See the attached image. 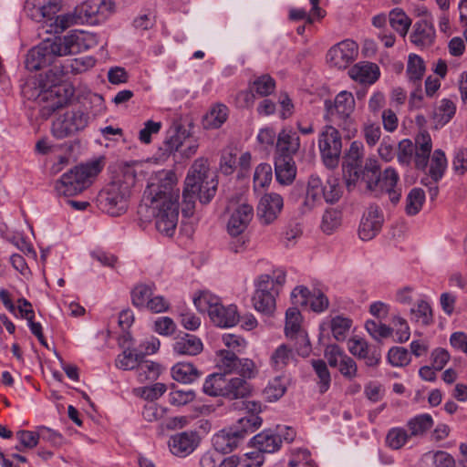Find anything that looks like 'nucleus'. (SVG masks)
I'll return each mask as SVG.
<instances>
[{
	"label": "nucleus",
	"mask_w": 467,
	"mask_h": 467,
	"mask_svg": "<svg viewBox=\"0 0 467 467\" xmlns=\"http://www.w3.org/2000/svg\"><path fill=\"white\" fill-rule=\"evenodd\" d=\"M180 188L176 173L161 170L150 178L144 192V203L139 207V214L145 221L154 220L159 233L165 236L175 234L179 221Z\"/></svg>",
	"instance_id": "1"
},
{
	"label": "nucleus",
	"mask_w": 467,
	"mask_h": 467,
	"mask_svg": "<svg viewBox=\"0 0 467 467\" xmlns=\"http://www.w3.org/2000/svg\"><path fill=\"white\" fill-rule=\"evenodd\" d=\"M348 75L357 82L371 85L379 79L380 70L375 63L359 62L349 69Z\"/></svg>",
	"instance_id": "25"
},
{
	"label": "nucleus",
	"mask_w": 467,
	"mask_h": 467,
	"mask_svg": "<svg viewBox=\"0 0 467 467\" xmlns=\"http://www.w3.org/2000/svg\"><path fill=\"white\" fill-rule=\"evenodd\" d=\"M343 193L340 180L329 176L324 183L317 175H311L307 181L306 195L301 206L302 213H309L319 207L323 200L327 203H336Z\"/></svg>",
	"instance_id": "4"
},
{
	"label": "nucleus",
	"mask_w": 467,
	"mask_h": 467,
	"mask_svg": "<svg viewBox=\"0 0 467 467\" xmlns=\"http://www.w3.org/2000/svg\"><path fill=\"white\" fill-rule=\"evenodd\" d=\"M246 431L232 428L223 429L213 436V446L217 452L230 453L241 444Z\"/></svg>",
	"instance_id": "19"
},
{
	"label": "nucleus",
	"mask_w": 467,
	"mask_h": 467,
	"mask_svg": "<svg viewBox=\"0 0 467 467\" xmlns=\"http://www.w3.org/2000/svg\"><path fill=\"white\" fill-rule=\"evenodd\" d=\"M276 180L284 185L293 182L296 175V167L293 157L277 155L275 161Z\"/></svg>",
	"instance_id": "28"
},
{
	"label": "nucleus",
	"mask_w": 467,
	"mask_h": 467,
	"mask_svg": "<svg viewBox=\"0 0 467 467\" xmlns=\"http://www.w3.org/2000/svg\"><path fill=\"white\" fill-rule=\"evenodd\" d=\"M425 71L424 60L416 54H410L406 69L409 81L419 86Z\"/></svg>",
	"instance_id": "37"
},
{
	"label": "nucleus",
	"mask_w": 467,
	"mask_h": 467,
	"mask_svg": "<svg viewBox=\"0 0 467 467\" xmlns=\"http://www.w3.org/2000/svg\"><path fill=\"white\" fill-rule=\"evenodd\" d=\"M415 151V141L412 142L409 139L400 140L398 144L397 160L402 166H410L413 161V154Z\"/></svg>",
	"instance_id": "50"
},
{
	"label": "nucleus",
	"mask_w": 467,
	"mask_h": 467,
	"mask_svg": "<svg viewBox=\"0 0 467 467\" xmlns=\"http://www.w3.org/2000/svg\"><path fill=\"white\" fill-rule=\"evenodd\" d=\"M300 148V139L293 130H282L277 136L276 151L277 155L293 157Z\"/></svg>",
	"instance_id": "26"
},
{
	"label": "nucleus",
	"mask_w": 467,
	"mask_h": 467,
	"mask_svg": "<svg viewBox=\"0 0 467 467\" xmlns=\"http://www.w3.org/2000/svg\"><path fill=\"white\" fill-rule=\"evenodd\" d=\"M425 201V193L420 188H413L406 199V213L408 215L417 214L422 208Z\"/></svg>",
	"instance_id": "49"
},
{
	"label": "nucleus",
	"mask_w": 467,
	"mask_h": 467,
	"mask_svg": "<svg viewBox=\"0 0 467 467\" xmlns=\"http://www.w3.org/2000/svg\"><path fill=\"white\" fill-rule=\"evenodd\" d=\"M167 390L165 384L158 382L150 386L142 387L136 389L138 395L141 398L153 401L162 396Z\"/></svg>",
	"instance_id": "62"
},
{
	"label": "nucleus",
	"mask_w": 467,
	"mask_h": 467,
	"mask_svg": "<svg viewBox=\"0 0 467 467\" xmlns=\"http://www.w3.org/2000/svg\"><path fill=\"white\" fill-rule=\"evenodd\" d=\"M153 285H137L131 291L132 305L139 309H144L151 296H153Z\"/></svg>",
	"instance_id": "44"
},
{
	"label": "nucleus",
	"mask_w": 467,
	"mask_h": 467,
	"mask_svg": "<svg viewBox=\"0 0 467 467\" xmlns=\"http://www.w3.org/2000/svg\"><path fill=\"white\" fill-rule=\"evenodd\" d=\"M88 116L81 110H67L56 118L52 124V133L58 139H65L85 129Z\"/></svg>",
	"instance_id": "11"
},
{
	"label": "nucleus",
	"mask_w": 467,
	"mask_h": 467,
	"mask_svg": "<svg viewBox=\"0 0 467 467\" xmlns=\"http://www.w3.org/2000/svg\"><path fill=\"white\" fill-rule=\"evenodd\" d=\"M409 434L411 437L422 436L433 426V419L428 413L417 415L407 422Z\"/></svg>",
	"instance_id": "36"
},
{
	"label": "nucleus",
	"mask_w": 467,
	"mask_h": 467,
	"mask_svg": "<svg viewBox=\"0 0 467 467\" xmlns=\"http://www.w3.org/2000/svg\"><path fill=\"white\" fill-rule=\"evenodd\" d=\"M272 181V167L268 163H260L254 174V189L255 191L266 187Z\"/></svg>",
	"instance_id": "53"
},
{
	"label": "nucleus",
	"mask_w": 467,
	"mask_h": 467,
	"mask_svg": "<svg viewBox=\"0 0 467 467\" xmlns=\"http://www.w3.org/2000/svg\"><path fill=\"white\" fill-rule=\"evenodd\" d=\"M68 73L64 70V63L60 66H55L49 69L44 77H41L39 84L43 89L42 99L48 101L47 109L49 111H56L63 107L67 102L66 98L59 97L60 88L58 85Z\"/></svg>",
	"instance_id": "10"
},
{
	"label": "nucleus",
	"mask_w": 467,
	"mask_h": 467,
	"mask_svg": "<svg viewBox=\"0 0 467 467\" xmlns=\"http://www.w3.org/2000/svg\"><path fill=\"white\" fill-rule=\"evenodd\" d=\"M390 26L400 35L405 37L410 26L411 19L401 8H394L389 12V15Z\"/></svg>",
	"instance_id": "40"
},
{
	"label": "nucleus",
	"mask_w": 467,
	"mask_h": 467,
	"mask_svg": "<svg viewBox=\"0 0 467 467\" xmlns=\"http://www.w3.org/2000/svg\"><path fill=\"white\" fill-rule=\"evenodd\" d=\"M197 194L199 195L197 187L184 184L182 191V213L184 216L190 217L193 214Z\"/></svg>",
	"instance_id": "55"
},
{
	"label": "nucleus",
	"mask_w": 467,
	"mask_h": 467,
	"mask_svg": "<svg viewBox=\"0 0 467 467\" xmlns=\"http://www.w3.org/2000/svg\"><path fill=\"white\" fill-rule=\"evenodd\" d=\"M228 108L223 104H215L207 112L203 119V127L205 129H218L228 118Z\"/></svg>",
	"instance_id": "34"
},
{
	"label": "nucleus",
	"mask_w": 467,
	"mask_h": 467,
	"mask_svg": "<svg viewBox=\"0 0 467 467\" xmlns=\"http://www.w3.org/2000/svg\"><path fill=\"white\" fill-rule=\"evenodd\" d=\"M432 150V140L428 131H421L415 137L413 163L417 170L426 171Z\"/></svg>",
	"instance_id": "23"
},
{
	"label": "nucleus",
	"mask_w": 467,
	"mask_h": 467,
	"mask_svg": "<svg viewBox=\"0 0 467 467\" xmlns=\"http://www.w3.org/2000/svg\"><path fill=\"white\" fill-rule=\"evenodd\" d=\"M141 358V355L134 353L131 349H125L117 357L116 366L124 370L135 369Z\"/></svg>",
	"instance_id": "56"
},
{
	"label": "nucleus",
	"mask_w": 467,
	"mask_h": 467,
	"mask_svg": "<svg viewBox=\"0 0 467 467\" xmlns=\"http://www.w3.org/2000/svg\"><path fill=\"white\" fill-rule=\"evenodd\" d=\"M124 180H115L100 192L99 202L101 209L111 216H119L126 212L129 205L131 187L135 183L134 171L128 169Z\"/></svg>",
	"instance_id": "3"
},
{
	"label": "nucleus",
	"mask_w": 467,
	"mask_h": 467,
	"mask_svg": "<svg viewBox=\"0 0 467 467\" xmlns=\"http://www.w3.org/2000/svg\"><path fill=\"white\" fill-rule=\"evenodd\" d=\"M184 184L199 189V200L202 203H208L214 197L218 182L216 175L209 168L206 158L196 159L190 167Z\"/></svg>",
	"instance_id": "7"
},
{
	"label": "nucleus",
	"mask_w": 467,
	"mask_h": 467,
	"mask_svg": "<svg viewBox=\"0 0 467 467\" xmlns=\"http://www.w3.org/2000/svg\"><path fill=\"white\" fill-rule=\"evenodd\" d=\"M324 326H327L336 340L343 341L351 328L352 320L343 316H336L327 323H324L322 327Z\"/></svg>",
	"instance_id": "35"
},
{
	"label": "nucleus",
	"mask_w": 467,
	"mask_h": 467,
	"mask_svg": "<svg viewBox=\"0 0 467 467\" xmlns=\"http://www.w3.org/2000/svg\"><path fill=\"white\" fill-rule=\"evenodd\" d=\"M203 349V344L198 337L182 333L174 337L172 352L176 356H196Z\"/></svg>",
	"instance_id": "24"
},
{
	"label": "nucleus",
	"mask_w": 467,
	"mask_h": 467,
	"mask_svg": "<svg viewBox=\"0 0 467 467\" xmlns=\"http://www.w3.org/2000/svg\"><path fill=\"white\" fill-rule=\"evenodd\" d=\"M228 377L222 373L209 375L203 382L202 390L205 394L217 397H225Z\"/></svg>",
	"instance_id": "32"
},
{
	"label": "nucleus",
	"mask_w": 467,
	"mask_h": 467,
	"mask_svg": "<svg viewBox=\"0 0 467 467\" xmlns=\"http://www.w3.org/2000/svg\"><path fill=\"white\" fill-rule=\"evenodd\" d=\"M447 159L442 150H435L430 158L429 175L435 182H439L447 169Z\"/></svg>",
	"instance_id": "38"
},
{
	"label": "nucleus",
	"mask_w": 467,
	"mask_h": 467,
	"mask_svg": "<svg viewBox=\"0 0 467 467\" xmlns=\"http://www.w3.org/2000/svg\"><path fill=\"white\" fill-rule=\"evenodd\" d=\"M358 47L356 42L346 39L333 46L327 54V62L337 68L348 67L357 57Z\"/></svg>",
	"instance_id": "16"
},
{
	"label": "nucleus",
	"mask_w": 467,
	"mask_h": 467,
	"mask_svg": "<svg viewBox=\"0 0 467 467\" xmlns=\"http://www.w3.org/2000/svg\"><path fill=\"white\" fill-rule=\"evenodd\" d=\"M412 319L424 326L432 321V310L430 303L425 298L418 299L417 304L410 309Z\"/></svg>",
	"instance_id": "47"
},
{
	"label": "nucleus",
	"mask_w": 467,
	"mask_h": 467,
	"mask_svg": "<svg viewBox=\"0 0 467 467\" xmlns=\"http://www.w3.org/2000/svg\"><path fill=\"white\" fill-rule=\"evenodd\" d=\"M229 219L226 229L230 235L238 236L242 234L254 218V208L251 204L242 202L237 204H231L228 208Z\"/></svg>",
	"instance_id": "15"
},
{
	"label": "nucleus",
	"mask_w": 467,
	"mask_h": 467,
	"mask_svg": "<svg viewBox=\"0 0 467 467\" xmlns=\"http://www.w3.org/2000/svg\"><path fill=\"white\" fill-rule=\"evenodd\" d=\"M434 37L435 30L431 24L426 20H420L414 25L410 41L417 47H425L432 44Z\"/></svg>",
	"instance_id": "30"
},
{
	"label": "nucleus",
	"mask_w": 467,
	"mask_h": 467,
	"mask_svg": "<svg viewBox=\"0 0 467 467\" xmlns=\"http://www.w3.org/2000/svg\"><path fill=\"white\" fill-rule=\"evenodd\" d=\"M200 437L195 431H182L172 435L169 441L170 451L179 457H186L198 447Z\"/></svg>",
	"instance_id": "20"
},
{
	"label": "nucleus",
	"mask_w": 467,
	"mask_h": 467,
	"mask_svg": "<svg viewBox=\"0 0 467 467\" xmlns=\"http://www.w3.org/2000/svg\"><path fill=\"white\" fill-rule=\"evenodd\" d=\"M284 206L282 196L275 192L263 195L257 206V216L264 225L273 223L280 214Z\"/></svg>",
	"instance_id": "17"
},
{
	"label": "nucleus",
	"mask_w": 467,
	"mask_h": 467,
	"mask_svg": "<svg viewBox=\"0 0 467 467\" xmlns=\"http://www.w3.org/2000/svg\"><path fill=\"white\" fill-rule=\"evenodd\" d=\"M285 391L286 383L285 379L276 377L268 383L264 393L268 401H275L283 397Z\"/></svg>",
	"instance_id": "52"
},
{
	"label": "nucleus",
	"mask_w": 467,
	"mask_h": 467,
	"mask_svg": "<svg viewBox=\"0 0 467 467\" xmlns=\"http://www.w3.org/2000/svg\"><path fill=\"white\" fill-rule=\"evenodd\" d=\"M425 458L431 462V467H455V461L448 452L438 451L428 452Z\"/></svg>",
	"instance_id": "61"
},
{
	"label": "nucleus",
	"mask_w": 467,
	"mask_h": 467,
	"mask_svg": "<svg viewBox=\"0 0 467 467\" xmlns=\"http://www.w3.org/2000/svg\"><path fill=\"white\" fill-rule=\"evenodd\" d=\"M348 348L353 356L363 359L368 367H377L381 360L380 350L375 347H371L362 337H351L348 341Z\"/></svg>",
	"instance_id": "18"
},
{
	"label": "nucleus",
	"mask_w": 467,
	"mask_h": 467,
	"mask_svg": "<svg viewBox=\"0 0 467 467\" xmlns=\"http://www.w3.org/2000/svg\"><path fill=\"white\" fill-rule=\"evenodd\" d=\"M195 399V392L192 389L188 390H182V389H176L173 391H171L168 395V400L171 405L173 406H183L186 405L192 401H193Z\"/></svg>",
	"instance_id": "63"
},
{
	"label": "nucleus",
	"mask_w": 467,
	"mask_h": 467,
	"mask_svg": "<svg viewBox=\"0 0 467 467\" xmlns=\"http://www.w3.org/2000/svg\"><path fill=\"white\" fill-rule=\"evenodd\" d=\"M77 11L78 12V8L75 12L56 16L46 31L50 34H61L68 27L78 24L82 15H77Z\"/></svg>",
	"instance_id": "33"
},
{
	"label": "nucleus",
	"mask_w": 467,
	"mask_h": 467,
	"mask_svg": "<svg viewBox=\"0 0 467 467\" xmlns=\"http://www.w3.org/2000/svg\"><path fill=\"white\" fill-rule=\"evenodd\" d=\"M366 187L376 196L386 194L389 201L396 204L402 195V186L400 174L392 167L386 168L376 178H366Z\"/></svg>",
	"instance_id": "8"
},
{
	"label": "nucleus",
	"mask_w": 467,
	"mask_h": 467,
	"mask_svg": "<svg viewBox=\"0 0 467 467\" xmlns=\"http://www.w3.org/2000/svg\"><path fill=\"white\" fill-rule=\"evenodd\" d=\"M171 377L174 380L190 384L201 377L199 369L191 362H178L171 367Z\"/></svg>",
	"instance_id": "31"
},
{
	"label": "nucleus",
	"mask_w": 467,
	"mask_h": 467,
	"mask_svg": "<svg viewBox=\"0 0 467 467\" xmlns=\"http://www.w3.org/2000/svg\"><path fill=\"white\" fill-rule=\"evenodd\" d=\"M317 143L324 165L329 169L336 168L342 151V139L337 127L326 124L318 134Z\"/></svg>",
	"instance_id": "9"
},
{
	"label": "nucleus",
	"mask_w": 467,
	"mask_h": 467,
	"mask_svg": "<svg viewBox=\"0 0 467 467\" xmlns=\"http://www.w3.org/2000/svg\"><path fill=\"white\" fill-rule=\"evenodd\" d=\"M391 324L393 330H395V335L397 337V341L400 343H403L409 340L410 337V327L403 317L400 316H394L391 319Z\"/></svg>",
	"instance_id": "64"
},
{
	"label": "nucleus",
	"mask_w": 467,
	"mask_h": 467,
	"mask_svg": "<svg viewBox=\"0 0 467 467\" xmlns=\"http://www.w3.org/2000/svg\"><path fill=\"white\" fill-rule=\"evenodd\" d=\"M383 223V215L377 206H370L363 215L359 228L358 235L364 241L374 238L380 231Z\"/></svg>",
	"instance_id": "22"
},
{
	"label": "nucleus",
	"mask_w": 467,
	"mask_h": 467,
	"mask_svg": "<svg viewBox=\"0 0 467 467\" xmlns=\"http://www.w3.org/2000/svg\"><path fill=\"white\" fill-rule=\"evenodd\" d=\"M302 317L297 307H290L285 312V333L287 337L293 338L300 335Z\"/></svg>",
	"instance_id": "46"
},
{
	"label": "nucleus",
	"mask_w": 467,
	"mask_h": 467,
	"mask_svg": "<svg viewBox=\"0 0 467 467\" xmlns=\"http://www.w3.org/2000/svg\"><path fill=\"white\" fill-rule=\"evenodd\" d=\"M225 398L230 400L244 399L251 392L250 384L241 378H228Z\"/></svg>",
	"instance_id": "39"
},
{
	"label": "nucleus",
	"mask_w": 467,
	"mask_h": 467,
	"mask_svg": "<svg viewBox=\"0 0 467 467\" xmlns=\"http://www.w3.org/2000/svg\"><path fill=\"white\" fill-rule=\"evenodd\" d=\"M387 358L394 367H403L410 362L409 351L401 347L391 348L388 352Z\"/></svg>",
	"instance_id": "58"
},
{
	"label": "nucleus",
	"mask_w": 467,
	"mask_h": 467,
	"mask_svg": "<svg viewBox=\"0 0 467 467\" xmlns=\"http://www.w3.org/2000/svg\"><path fill=\"white\" fill-rule=\"evenodd\" d=\"M193 303L201 313H207L212 323L219 327H234L240 320L235 305L224 306L221 298L209 291H202L194 296Z\"/></svg>",
	"instance_id": "5"
},
{
	"label": "nucleus",
	"mask_w": 467,
	"mask_h": 467,
	"mask_svg": "<svg viewBox=\"0 0 467 467\" xmlns=\"http://www.w3.org/2000/svg\"><path fill=\"white\" fill-rule=\"evenodd\" d=\"M96 64L92 57H81L78 58L67 59L64 61V70L68 74H81L92 68Z\"/></svg>",
	"instance_id": "45"
},
{
	"label": "nucleus",
	"mask_w": 467,
	"mask_h": 467,
	"mask_svg": "<svg viewBox=\"0 0 467 467\" xmlns=\"http://www.w3.org/2000/svg\"><path fill=\"white\" fill-rule=\"evenodd\" d=\"M455 112V104L451 99H443L441 100L440 106L434 114V119L439 125L443 126L452 119Z\"/></svg>",
	"instance_id": "51"
},
{
	"label": "nucleus",
	"mask_w": 467,
	"mask_h": 467,
	"mask_svg": "<svg viewBox=\"0 0 467 467\" xmlns=\"http://www.w3.org/2000/svg\"><path fill=\"white\" fill-rule=\"evenodd\" d=\"M365 328L370 337L377 341L389 337L393 332L390 327L375 320H368Z\"/></svg>",
	"instance_id": "57"
},
{
	"label": "nucleus",
	"mask_w": 467,
	"mask_h": 467,
	"mask_svg": "<svg viewBox=\"0 0 467 467\" xmlns=\"http://www.w3.org/2000/svg\"><path fill=\"white\" fill-rule=\"evenodd\" d=\"M79 15L87 19H106L115 13L116 4L113 0H87L78 6Z\"/></svg>",
	"instance_id": "21"
},
{
	"label": "nucleus",
	"mask_w": 467,
	"mask_h": 467,
	"mask_svg": "<svg viewBox=\"0 0 467 467\" xmlns=\"http://www.w3.org/2000/svg\"><path fill=\"white\" fill-rule=\"evenodd\" d=\"M103 166V160L97 159L74 167L57 181L56 192L63 196L78 195L92 184Z\"/></svg>",
	"instance_id": "2"
},
{
	"label": "nucleus",
	"mask_w": 467,
	"mask_h": 467,
	"mask_svg": "<svg viewBox=\"0 0 467 467\" xmlns=\"http://www.w3.org/2000/svg\"><path fill=\"white\" fill-rule=\"evenodd\" d=\"M312 367L318 377V389L320 393H325L330 388L331 376L324 360L317 359L311 361Z\"/></svg>",
	"instance_id": "48"
},
{
	"label": "nucleus",
	"mask_w": 467,
	"mask_h": 467,
	"mask_svg": "<svg viewBox=\"0 0 467 467\" xmlns=\"http://www.w3.org/2000/svg\"><path fill=\"white\" fill-rule=\"evenodd\" d=\"M55 39L62 57L88 50L97 45L96 36L82 30H72L64 36H55Z\"/></svg>",
	"instance_id": "13"
},
{
	"label": "nucleus",
	"mask_w": 467,
	"mask_h": 467,
	"mask_svg": "<svg viewBox=\"0 0 467 467\" xmlns=\"http://www.w3.org/2000/svg\"><path fill=\"white\" fill-rule=\"evenodd\" d=\"M364 154V146L361 141H352L345 156V162L349 167L359 165Z\"/></svg>",
	"instance_id": "59"
},
{
	"label": "nucleus",
	"mask_w": 467,
	"mask_h": 467,
	"mask_svg": "<svg viewBox=\"0 0 467 467\" xmlns=\"http://www.w3.org/2000/svg\"><path fill=\"white\" fill-rule=\"evenodd\" d=\"M275 81L269 75H262L254 79L251 90L261 97H265L274 92Z\"/></svg>",
	"instance_id": "54"
},
{
	"label": "nucleus",
	"mask_w": 467,
	"mask_h": 467,
	"mask_svg": "<svg viewBox=\"0 0 467 467\" xmlns=\"http://www.w3.org/2000/svg\"><path fill=\"white\" fill-rule=\"evenodd\" d=\"M254 293L252 303L254 309L265 315H271L275 309V294L270 289V278L267 274L257 276L254 280Z\"/></svg>",
	"instance_id": "14"
},
{
	"label": "nucleus",
	"mask_w": 467,
	"mask_h": 467,
	"mask_svg": "<svg viewBox=\"0 0 467 467\" xmlns=\"http://www.w3.org/2000/svg\"><path fill=\"white\" fill-rule=\"evenodd\" d=\"M58 57L61 56L55 37L47 38L29 50L26 58V67L30 71H36L51 65Z\"/></svg>",
	"instance_id": "12"
},
{
	"label": "nucleus",
	"mask_w": 467,
	"mask_h": 467,
	"mask_svg": "<svg viewBox=\"0 0 467 467\" xmlns=\"http://www.w3.org/2000/svg\"><path fill=\"white\" fill-rule=\"evenodd\" d=\"M410 439L408 431L402 427L390 428L386 435L385 443L391 450H400Z\"/></svg>",
	"instance_id": "41"
},
{
	"label": "nucleus",
	"mask_w": 467,
	"mask_h": 467,
	"mask_svg": "<svg viewBox=\"0 0 467 467\" xmlns=\"http://www.w3.org/2000/svg\"><path fill=\"white\" fill-rule=\"evenodd\" d=\"M189 134L185 129L178 127L171 135H169L159 149V158L167 160L183 146Z\"/></svg>",
	"instance_id": "27"
},
{
	"label": "nucleus",
	"mask_w": 467,
	"mask_h": 467,
	"mask_svg": "<svg viewBox=\"0 0 467 467\" xmlns=\"http://www.w3.org/2000/svg\"><path fill=\"white\" fill-rule=\"evenodd\" d=\"M295 358L294 352L285 344L280 345L272 354L271 366L275 370L284 369Z\"/></svg>",
	"instance_id": "43"
},
{
	"label": "nucleus",
	"mask_w": 467,
	"mask_h": 467,
	"mask_svg": "<svg viewBox=\"0 0 467 467\" xmlns=\"http://www.w3.org/2000/svg\"><path fill=\"white\" fill-rule=\"evenodd\" d=\"M220 358L218 367L224 371V374L235 372L238 358L235 353L222 349L218 352Z\"/></svg>",
	"instance_id": "60"
},
{
	"label": "nucleus",
	"mask_w": 467,
	"mask_h": 467,
	"mask_svg": "<svg viewBox=\"0 0 467 467\" xmlns=\"http://www.w3.org/2000/svg\"><path fill=\"white\" fill-rule=\"evenodd\" d=\"M356 101L351 92L340 91L334 99L324 101L323 119L327 125L340 128L351 131L354 126L353 113Z\"/></svg>",
	"instance_id": "6"
},
{
	"label": "nucleus",
	"mask_w": 467,
	"mask_h": 467,
	"mask_svg": "<svg viewBox=\"0 0 467 467\" xmlns=\"http://www.w3.org/2000/svg\"><path fill=\"white\" fill-rule=\"evenodd\" d=\"M135 371L138 380L142 383L147 380L156 379L161 373V366L156 362L144 360L142 357L138 363Z\"/></svg>",
	"instance_id": "42"
},
{
	"label": "nucleus",
	"mask_w": 467,
	"mask_h": 467,
	"mask_svg": "<svg viewBox=\"0 0 467 467\" xmlns=\"http://www.w3.org/2000/svg\"><path fill=\"white\" fill-rule=\"evenodd\" d=\"M251 442L253 447L262 453H274L280 449L282 440L280 435L268 430L256 434Z\"/></svg>",
	"instance_id": "29"
}]
</instances>
